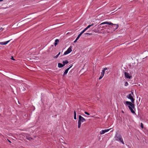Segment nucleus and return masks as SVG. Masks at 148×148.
I'll list each match as a JSON object with an SVG mask.
<instances>
[{"label":"nucleus","mask_w":148,"mask_h":148,"mask_svg":"<svg viewBox=\"0 0 148 148\" xmlns=\"http://www.w3.org/2000/svg\"><path fill=\"white\" fill-rule=\"evenodd\" d=\"M131 92V94H129L128 96H127V97L131 100L132 102L130 101H126L124 103V104L126 106L129 105L128 107L131 112L132 113H135V111L133 110V109H135V105L134 103L135 99L133 97V96L134 95L133 91H132Z\"/></svg>","instance_id":"1"},{"label":"nucleus","mask_w":148,"mask_h":148,"mask_svg":"<svg viewBox=\"0 0 148 148\" xmlns=\"http://www.w3.org/2000/svg\"><path fill=\"white\" fill-rule=\"evenodd\" d=\"M91 27V25H88V26L87 27L88 28H90V27Z\"/></svg>","instance_id":"25"},{"label":"nucleus","mask_w":148,"mask_h":148,"mask_svg":"<svg viewBox=\"0 0 148 148\" xmlns=\"http://www.w3.org/2000/svg\"><path fill=\"white\" fill-rule=\"evenodd\" d=\"M84 113L85 114H86L87 115H90V114L88 113V112H84Z\"/></svg>","instance_id":"22"},{"label":"nucleus","mask_w":148,"mask_h":148,"mask_svg":"<svg viewBox=\"0 0 148 148\" xmlns=\"http://www.w3.org/2000/svg\"><path fill=\"white\" fill-rule=\"evenodd\" d=\"M140 127H141V128L142 129H143L144 128L143 124L142 123H141V124H140Z\"/></svg>","instance_id":"19"},{"label":"nucleus","mask_w":148,"mask_h":148,"mask_svg":"<svg viewBox=\"0 0 148 148\" xmlns=\"http://www.w3.org/2000/svg\"><path fill=\"white\" fill-rule=\"evenodd\" d=\"M128 85V84L127 82H126L124 84V85L125 86H127Z\"/></svg>","instance_id":"21"},{"label":"nucleus","mask_w":148,"mask_h":148,"mask_svg":"<svg viewBox=\"0 0 148 148\" xmlns=\"http://www.w3.org/2000/svg\"><path fill=\"white\" fill-rule=\"evenodd\" d=\"M3 0H0V2H1L2 1H3Z\"/></svg>","instance_id":"30"},{"label":"nucleus","mask_w":148,"mask_h":148,"mask_svg":"<svg viewBox=\"0 0 148 148\" xmlns=\"http://www.w3.org/2000/svg\"><path fill=\"white\" fill-rule=\"evenodd\" d=\"M63 64L61 63H58V66L59 68H62L64 66Z\"/></svg>","instance_id":"12"},{"label":"nucleus","mask_w":148,"mask_h":148,"mask_svg":"<svg viewBox=\"0 0 148 148\" xmlns=\"http://www.w3.org/2000/svg\"><path fill=\"white\" fill-rule=\"evenodd\" d=\"M88 34V35H92V33H86L85 34Z\"/></svg>","instance_id":"23"},{"label":"nucleus","mask_w":148,"mask_h":148,"mask_svg":"<svg viewBox=\"0 0 148 148\" xmlns=\"http://www.w3.org/2000/svg\"><path fill=\"white\" fill-rule=\"evenodd\" d=\"M108 24V25H110L112 24V23L110 22H108V21H106L102 23L98 26L97 29H100L101 28H103L104 27V26H101V25L103 24Z\"/></svg>","instance_id":"5"},{"label":"nucleus","mask_w":148,"mask_h":148,"mask_svg":"<svg viewBox=\"0 0 148 148\" xmlns=\"http://www.w3.org/2000/svg\"><path fill=\"white\" fill-rule=\"evenodd\" d=\"M72 51V47L71 46L69 47L67 50L64 52V55H66L70 53Z\"/></svg>","instance_id":"6"},{"label":"nucleus","mask_w":148,"mask_h":148,"mask_svg":"<svg viewBox=\"0 0 148 148\" xmlns=\"http://www.w3.org/2000/svg\"><path fill=\"white\" fill-rule=\"evenodd\" d=\"M101 31L102 32H103V29H101Z\"/></svg>","instance_id":"29"},{"label":"nucleus","mask_w":148,"mask_h":148,"mask_svg":"<svg viewBox=\"0 0 148 148\" xmlns=\"http://www.w3.org/2000/svg\"><path fill=\"white\" fill-rule=\"evenodd\" d=\"M69 70V68H68L66 70H65V71L64 73L63 76H64L66 74L68 73V71Z\"/></svg>","instance_id":"11"},{"label":"nucleus","mask_w":148,"mask_h":148,"mask_svg":"<svg viewBox=\"0 0 148 148\" xmlns=\"http://www.w3.org/2000/svg\"><path fill=\"white\" fill-rule=\"evenodd\" d=\"M8 140V141H9L10 143H11V141H10V140Z\"/></svg>","instance_id":"32"},{"label":"nucleus","mask_w":148,"mask_h":148,"mask_svg":"<svg viewBox=\"0 0 148 148\" xmlns=\"http://www.w3.org/2000/svg\"><path fill=\"white\" fill-rule=\"evenodd\" d=\"M11 59L13 60H15L14 59V58L13 57V56H12L11 57Z\"/></svg>","instance_id":"26"},{"label":"nucleus","mask_w":148,"mask_h":148,"mask_svg":"<svg viewBox=\"0 0 148 148\" xmlns=\"http://www.w3.org/2000/svg\"><path fill=\"white\" fill-rule=\"evenodd\" d=\"M69 66V67L68 68H69V69L72 67V66H73V64H71Z\"/></svg>","instance_id":"24"},{"label":"nucleus","mask_w":148,"mask_h":148,"mask_svg":"<svg viewBox=\"0 0 148 148\" xmlns=\"http://www.w3.org/2000/svg\"><path fill=\"white\" fill-rule=\"evenodd\" d=\"M74 119H75V120H76L77 119V118H76V111H74Z\"/></svg>","instance_id":"15"},{"label":"nucleus","mask_w":148,"mask_h":148,"mask_svg":"<svg viewBox=\"0 0 148 148\" xmlns=\"http://www.w3.org/2000/svg\"><path fill=\"white\" fill-rule=\"evenodd\" d=\"M77 38H76V39H75V40L74 41V42L75 43V42L77 41Z\"/></svg>","instance_id":"27"},{"label":"nucleus","mask_w":148,"mask_h":148,"mask_svg":"<svg viewBox=\"0 0 148 148\" xmlns=\"http://www.w3.org/2000/svg\"><path fill=\"white\" fill-rule=\"evenodd\" d=\"M59 40L58 39H56L55 40V42L54 43V45L55 46H56L58 44V42H59Z\"/></svg>","instance_id":"14"},{"label":"nucleus","mask_w":148,"mask_h":148,"mask_svg":"<svg viewBox=\"0 0 148 148\" xmlns=\"http://www.w3.org/2000/svg\"><path fill=\"white\" fill-rule=\"evenodd\" d=\"M122 113H124V111H122Z\"/></svg>","instance_id":"33"},{"label":"nucleus","mask_w":148,"mask_h":148,"mask_svg":"<svg viewBox=\"0 0 148 148\" xmlns=\"http://www.w3.org/2000/svg\"><path fill=\"white\" fill-rule=\"evenodd\" d=\"M86 121V119L82 117L81 115H79L78 117V127L80 128L82 122H83Z\"/></svg>","instance_id":"3"},{"label":"nucleus","mask_w":148,"mask_h":148,"mask_svg":"<svg viewBox=\"0 0 148 148\" xmlns=\"http://www.w3.org/2000/svg\"><path fill=\"white\" fill-rule=\"evenodd\" d=\"M111 25L110 27L111 28V30L110 31H107L108 33H112L116 29H117L118 27V26L117 25L113 24L112 23V24L109 25Z\"/></svg>","instance_id":"4"},{"label":"nucleus","mask_w":148,"mask_h":148,"mask_svg":"<svg viewBox=\"0 0 148 148\" xmlns=\"http://www.w3.org/2000/svg\"><path fill=\"white\" fill-rule=\"evenodd\" d=\"M124 74L125 78H129V79L131 78V76L130 75V74L129 73L127 72H124Z\"/></svg>","instance_id":"8"},{"label":"nucleus","mask_w":148,"mask_h":148,"mask_svg":"<svg viewBox=\"0 0 148 148\" xmlns=\"http://www.w3.org/2000/svg\"><path fill=\"white\" fill-rule=\"evenodd\" d=\"M60 52L56 56H55L54 57V58H57L60 55Z\"/></svg>","instance_id":"17"},{"label":"nucleus","mask_w":148,"mask_h":148,"mask_svg":"<svg viewBox=\"0 0 148 148\" xmlns=\"http://www.w3.org/2000/svg\"><path fill=\"white\" fill-rule=\"evenodd\" d=\"M10 40H9L4 42H0V44L1 45H6L10 41Z\"/></svg>","instance_id":"10"},{"label":"nucleus","mask_w":148,"mask_h":148,"mask_svg":"<svg viewBox=\"0 0 148 148\" xmlns=\"http://www.w3.org/2000/svg\"><path fill=\"white\" fill-rule=\"evenodd\" d=\"M88 28L86 27L85 28L82 32L83 33L86 31Z\"/></svg>","instance_id":"18"},{"label":"nucleus","mask_w":148,"mask_h":148,"mask_svg":"<svg viewBox=\"0 0 148 148\" xmlns=\"http://www.w3.org/2000/svg\"><path fill=\"white\" fill-rule=\"evenodd\" d=\"M108 69L107 68H103V70H102V72L101 73V74L102 75H103V76L104 75L105 71L106 70H107Z\"/></svg>","instance_id":"9"},{"label":"nucleus","mask_w":148,"mask_h":148,"mask_svg":"<svg viewBox=\"0 0 148 148\" xmlns=\"http://www.w3.org/2000/svg\"><path fill=\"white\" fill-rule=\"evenodd\" d=\"M111 129V128H110L109 129H105V130H102L101 131L99 132V133L100 134H104L105 133L108 132Z\"/></svg>","instance_id":"7"},{"label":"nucleus","mask_w":148,"mask_h":148,"mask_svg":"<svg viewBox=\"0 0 148 148\" xmlns=\"http://www.w3.org/2000/svg\"><path fill=\"white\" fill-rule=\"evenodd\" d=\"M83 34V33L81 32L78 35L77 37V40H78L79 38L81 36V35H82V34Z\"/></svg>","instance_id":"16"},{"label":"nucleus","mask_w":148,"mask_h":148,"mask_svg":"<svg viewBox=\"0 0 148 148\" xmlns=\"http://www.w3.org/2000/svg\"><path fill=\"white\" fill-rule=\"evenodd\" d=\"M94 25V23H92L91 25H91V26H92L93 25Z\"/></svg>","instance_id":"28"},{"label":"nucleus","mask_w":148,"mask_h":148,"mask_svg":"<svg viewBox=\"0 0 148 148\" xmlns=\"http://www.w3.org/2000/svg\"><path fill=\"white\" fill-rule=\"evenodd\" d=\"M115 140L118 141L120 142L122 144H124V143L122 138L120 134H116L115 135Z\"/></svg>","instance_id":"2"},{"label":"nucleus","mask_w":148,"mask_h":148,"mask_svg":"<svg viewBox=\"0 0 148 148\" xmlns=\"http://www.w3.org/2000/svg\"><path fill=\"white\" fill-rule=\"evenodd\" d=\"M1 30V31H2L3 30V29H2V28H1L0 29V30Z\"/></svg>","instance_id":"31"},{"label":"nucleus","mask_w":148,"mask_h":148,"mask_svg":"<svg viewBox=\"0 0 148 148\" xmlns=\"http://www.w3.org/2000/svg\"><path fill=\"white\" fill-rule=\"evenodd\" d=\"M104 76L103 75H101L99 77V80L101 79L102 77H103Z\"/></svg>","instance_id":"20"},{"label":"nucleus","mask_w":148,"mask_h":148,"mask_svg":"<svg viewBox=\"0 0 148 148\" xmlns=\"http://www.w3.org/2000/svg\"><path fill=\"white\" fill-rule=\"evenodd\" d=\"M69 63V62L67 60H66L62 62L64 66L65 64H66Z\"/></svg>","instance_id":"13"}]
</instances>
